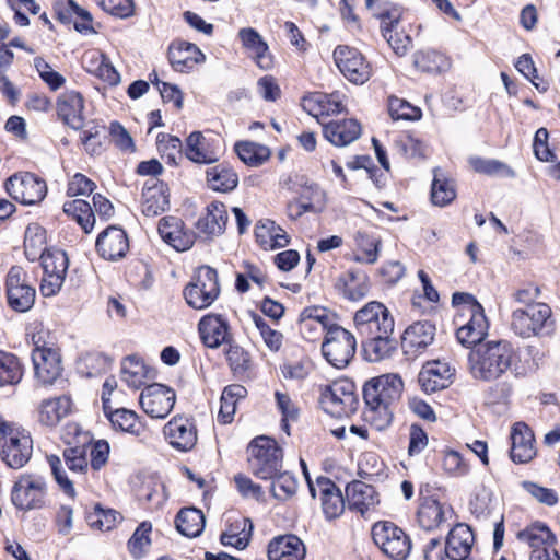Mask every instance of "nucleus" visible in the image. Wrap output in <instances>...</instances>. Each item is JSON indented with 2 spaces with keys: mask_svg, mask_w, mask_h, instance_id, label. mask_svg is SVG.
<instances>
[{
  "mask_svg": "<svg viewBox=\"0 0 560 560\" xmlns=\"http://www.w3.org/2000/svg\"><path fill=\"white\" fill-rule=\"evenodd\" d=\"M467 361L470 376L478 382L493 383L508 374L518 375V352L505 339L487 340L472 347Z\"/></svg>",
  "mask_w": 560,
  "mask_h": 560,
  "instance_id": "nucleus-1",
  "label": "nucleus"
},
{
  "mask_svg": "<svg viewBox=\"0 0 560 560\" xmlns=\"http://www.w3.org/2000/svg\"><path fill=\"white\" fill-rule=\"evenodd\" d=\"M511 327L522 338L549 336L555 330L551 307L546 303L518 307L512 312Z\"/></svg>",
  "mask_w": 560,
  "mask_h": 560,
  "instance_id": "nucleus-2",
  "label": "nucleus"
},
{
  "mask_svg": "<svg viewBox=\"0 0 560 560\" xmlns=\"http://www.w3.org/2000/svg\"><path fill=\"white\" fill-rule=\"evenodd\" d=\"M247 453L252 472L260 479L269 480L282 469V450L271 438H255L249 443Z\"/></svg>",
  "mask_w": 560,
  "mask_h": 560,
  "instance_id": "nucleus-3",
  "label": "nucleus"
},
{
  "mask_svg": "<svg viewBox=\"0 0 560 560\" xmlns=\"http://www.w3.org/2000/svg\"><path fill=\"white\" fill-rule=\"evenodd\" d=\"M375 546L390 560H406L411 551V539L406 532L389 521H378L371 529Z\"/></svg>",
  "mask_w": 560,
  "mask_h": 560,
  "instance_id": "nucleus-4",
  "label": "nucleus"
},
{
  "mask_svg": "<svg viewBox=\"0 0 560 560\" xmlns=\"http://www.w3.org/2000/svg\"><path fill=\"white\" fill-rule=\"evenodd\" d=\"M183 294L190 307L195 310L209 307L220 294L217 270L207 265L198 267Z\"/></svg>",
  "mask_w": 560,
  "mask_h": 560,
  "instance_id": "nucleus-5",
  "label": "nucleus"
},
{
  "mask_svg": "<svg viewBox=\"0 0 560 560\" xmlns=\"http://www.w3.org/2000/svg\"><path fill=\"white\" fill-rule=\"evenodd\" d=\"M319 402L323 409L332 417H349L357 411L359 405L354 383L342 378L325 386Z\"/></svg>",
  "mask_w": 560,
  "mask_h": 560,
  "instance_id": "nucleus-6",
  "label": "nucleus"
},
{
  "mask_svg": "<svg viewBox=\"0 0 560 560\" xmlns=\"http://www.w3.org/2000/svg\"><path fill=\"white\" fill-rule=\"evenodd\" d=\"M357 350V339L352 332L332 324L325 334L322 345L324 358L332 366L343 369L349 365Z\"/></svg>",
  "mask_w": 560,
  "mask_h": 560,
  "instance_id": "nucleus-7",
  "label": "nucleus"
},
{
  "mask_svg": "<svg viewBox=\"0 0 560 560\" xmlns=\"http://www.w3.org/2000/svg\"><path fill=\"white\" fill-rule=\"evenodd\" d=\"M354 325L361 338L394 332V318L381 302L372 301L355 312Z\"/></svg>",
  "mask_w": 560,
  "mask_h": 560,
  "instance_id": "nucleus-8",
  "label": "nucleus"
},
{
  "mask_svg": "<svg viewBox=\"0 0 560 560\" xmlns=\"http://www.w3.org/2000/svg\"><path fill=\"white\" fill-rule=\"evenodd\" d=\"M33 453L31 435L18 428L0 438V457L12 469L24 467Z\"/></svg>",
  "mask_w": 560,
  "mask_h": 560,
  "instance_id": "nucleus-9",
  "label": "nucleus"
},
{
  "mask_svg": "<svg viewBox=\"0 0 560 560\" xmlns=\"http://www.w3.org/2000/svg\"><path fill=\"white\" fill-rule=\"evenodd\" d=\"M45 478L38 475L24 474L14 483L11 500L19 510L42 508L46 495Z\"/></svg>",
  "mask_w": 560,
  "mask_h": 560,
  "instance_id": "nucleus-10",
  "label": "nucleus"
},
{
  "mask_svg": "<svg viewBox=\"0 0 560 560\" xmlns=\"http://www.w3.org/2000/svg\"><path fill=\"white\" fill-rule=\"evenodd\" d=\"M8 194L23 205H35L47 194L44 179L32 173L14 174L5 182Z\"/></svg>",
  "mask_w": 560,
  "mask_h": 560,
  "instance_id": "nucleus-11",
  "label": "nucleus"
},
{
  "mask_svg": "<svg viewBox=\"0 0 560 560\" xmlns=\"http://www.w3.org/2000/svg\"><path fill=\"white\" fill-rule=\"evenodd\" d=\"M375 18L381 21V33L389 47L397 56H405L412 45L411 37L405 32H399L398 26L401 20V11L397 7L378 10Z\"/></svg>",
  "mask_w": 560,
  "mask_h": 560,
  "instance_id": "nucleus-12",
  "label": "nucleus"
},
{
  "mask_svg": "<svg viewBox=\"0 0 560 560\" xmlns=\"http://www.w3.org/2000/svg\"><path fill=\"white\" fill-rule=\"evenodd\" d=\"M334 59L340 72L350 82L363 84L370 79V63L357 48L339 45L334 50Z\"/></svg>",
  "mask_w": 560,
  "mask_h": 560,
  "instance_id": "nucleus-13",
  "label": "nucleus"
},
{
  "mask_svg": "<svg viewBox=\"0 0 560 560\" xmlns=\"http://www.w3.org/2000/svg\"><path fill=\"white\" fill-rule=\"evenodd\" d=\"M5 289L9 305L16 312L28 311L35 302L36 291L26 280V273L20 266L10 268Z\"/></svg>",
  "mask_w": 560,
  "mask_h": 560,
  "instance_id": "nucleus-14",
  "label": "nucleus"
},
{
  "mask_svg": "<svg viewBox=\"0 0 560 560\" xmlns=\"http://www.w3.org/2000/svg\"><path fill=\"white\" fill-rule=\"evenodd\" d=\"M304 474L308 483L310 493L313 498L319 494L323 512L327 520L339 517L345 511V499L340 489L327 477H318L316 485H313L307 476L306 467L302 460Z\"/></svg>",
  "mask_w": 560,
  "mask_h": 560,
  "instance_id": "nucleus-15",
  "label": "nucleus"
},
{
  "mask_svg": "<svg viewBox=\"0 0 560 560\" xmlns=\"http://www.w3.org/2000/svg\"><path fill=\"white\" fill-rule=\"evenodd\" d=\"M404 383L397 374H383L370 380L363 387L365 404L392 405L402 394Z\"/></svg>",
  "mask_w": 560,
  "mask_h": 560,
  "instance_id": "nucleus-16",
  "label": "nucleus"
},
{
  "mask_svg": "<svg viewBox=\"0 0 560 560\" xmlns=\"http://www.w3.org/2000/svg\"><path fill=\"white\" fill-rule=\"evenodd\" d=\"M142 410L151 418L163 419L172 411L176 394L163 384L153 383L145 386L140 394Z\"/></svg>",
  "mask_w": 560,
  "mask_h": 560,
  "instance_id": "nucleus-17",
  "label": "nucleus"
},
{
  "mask_svg": "<svg viewBox=\"0 0 560 560\" xmlns=\"http://www.w3.org/2000/svg\"><path fill=\"white\" fill-rule=\"evenodd\" d=\"M435 326L429 320L416 322L410 325L401 337V348L411 359L420 355L433 342Z\"/></svg>",
  "mask_w": 560,
  "mask_h": 560,
  "instance_id": "nucleus-18",
  "label": "nucleus"
},
{
  "mask_svg": "<svg viewBox=\"0 0 560 560\" xmlns=\"http://www.w3.org/2000/svg\"><path fill=\"white\" fill-rule=\"evenodd\" d=\"M58 117L74 130H80L84 126V98L82 94L74 90L62 92L56 102Z\"/></svg>",
  "mask_w": 560,
  "mask_h": 560,
  "instance_id": "nucleus-19",
  "label": "nucleus"
},
{
  "mask_svg": "<svg viewBox=\"0 0 560 560\" xmlns=\"http://www.w3.org/2000/svg\"><path fill=\"white\" fill-rule=\"evenodd\" d=\"M168 443L182 452L190 451L197 442V430L194 422L185 417L172 418L163 428Z\"/></svg>",
  "mask_w": 560,
  "mask_h": 560,
  "instance_id": "nucleus-20",
  "label": "nucleus"
},
{
  "mask_svg": "<svg viewBox=\"0 0 560 560\" xmlns=\"http://www.w3.org/2000/svg\"><path fill=\"white\" fill-rule=\"evenodd\" d=\"M455 375V369L442 361L428 362L418 375V382L425 393L447 388Z\"/></svg>",
  "mask_w": 560,
  "mask_h": 560,
  "instance_id": "nucleus-21",
  "label": "nucleus"
},
{
  "mask_svg": "<svg viewBox=\"0 0 560 560\" xmlns=\"http://www.w3.org/2000/svg\"><path fill=\"white\" fill-rule=\"evenodd\" d=\"M97 253L107 260H118L126 256L129 241L126 232L118 226H108L96 240Z\"/></svg>",
  "mask_w": 560,
  "mask_h": 560,
  "instance_id": "nucleus-22",
  "label": "nucleus"
},
{
  "mask_svg": "<svg viewBox=\"0 0 560 560\" xmlns=\"http://www.w3.org/2000/svg\"><path fill=\"white\" fill-rule=\"evenodd\" d=\"M167 186L158 178H149L142 189V213L154 218L168 209Z\"/></svg>",
  "mask_w": 560,
  "mask_h": 560,
  "instance_id": "nucleus-23",
  "label": "nucleus"
},
{
  "mask_svg": "<svg viewBox=\"0 0 560 560\" xmlns=\"http://www.w3.org/2000/svg\"><path fill=\"white\" fill-rule=\"evenodd\" d=\"M302 107L322 122L320 117L339 114L343 110L342 95L339 92L330 94L315 92L302 98Z\"/></svg>",
  "mask_w": 560,
  "mask_h": 560,
  "instance_id": "nucleus-24",
  "label": "nucleus"
},
{
  "mask_svg": "<svg viewBox=\"0 0 560 560\" xmlns=\"http://www.w3.org/2000/svg\"><path fill=\"white\" fill-rule=\"evenodd\" d=\"M474 312L469 313V320L462 325L456 331L457 340L466 347H476L483 343L488 335L489 324L482 306H474Z\"/></svg>",
  "mask_w": 560,
  "mask_h": 560,
  "instance_id": "nucleus-25",
  "label": "nucleus"
},
{
  "mask_svg": "<svg viewBox=\"0 0 560 560\" xmlns=\"http://www.w3.org/2000/svg\"><path fill=\"white\" fill-rule=\"evenodd\" d=\"M346 495L349 509L364 517L380 502L375 488L360 480L352 481L346 487Z\"/></svg>",
  "mask_w": 560,
  "mask_h": 560,
  "instance_id": "nucleus-26",
  "label": "nucleus"
},
{
  "mask_svg": "<svg viewBox=\"0 0 560 560\" xmlns=\"http://www.w3.org/2000/svg\"><path fill=\"white\" fill-rule=\"evenodd\" d=\"M35 376L44 385H51L61 375L62 366L59 353L55 349L32 352Z\"/></svg>",
  "mask_w": 560,
  "mask_h": 560,
  "instance_id": "nucleus-27",
  "label": "nucleus"
},
{
  "mask_svg": "<svg viewBox=\"0 0 560 560\" xmlns=\"http://www.w3.org/2000/svg\"><path fill=\"white\" fill-rule=\"evenodd\" d=\"M203 60L205 55L195 44L175 40L168 47V61L175 71L189 72Z\"/></svg>",
  "mask_w": 560,
  "mask_h": 560,
  "instance_id": "nucleus-28",
  "label": "nucleus"
},
{
  "mask_svg": "<svg viewBox=\"0 0 560 560\" xmlns=\"http://www.w3.org/2000/svg\"><path fill=\"white\" fill-rule=\"evenodd\" d=\"M534 441V434L527 424L524 422L515 423L511 432V459L517 464L530 462L536 455Z\"/></svg>",
  "mask_w": 560,
  "mask_h": 560,
  "instance_id": "nucleus-29",
  "label": "nucleus"
},
{
  "mask_svg": "<svg viewBox=\"0 0 560 560\" xmlns=\"http://www.w3.org/2000/svg\"><path fill=\"white\" fill-rule=\"evenodd\" d=\"M320 124L325 139L336 147H346L355 141L361 135V125L355 119L331 120Z\"/></svg>",
  "mask_w": 560,
  "mask_h": 560,
  "instance_id": "nucleus-30",
  "label": "nucleus"
},
{
  "mask_svg": "<svg viewBox=\"0 0 560 560\" xmlns=\"http://www.w3.org/2000/svg\"><path fill=\"white\" fill-rule=\"evenodd\" d=\"M201 339L208 348H219L223 343H230L229 323L222 315H207L199 322Z\"/></svg>",
  "mask_w": 560,
  "mask_h": 560,
  "instance_id": "nucleus-31",
  "label": "nucleus"
},
{
  "mask_svg": "<svg viewBox=\"0 0 560 560\" xmlns=\"http://www.w3.org/2000/svg\"><path fill=\"white\" fill-rule=\"evenodd\" d=\"M305 546L295 535H284L273 538L268 545L269 560H303Z\"/></svg>",
  "mask_w": 560,
  "mask_h": 560,
  "instance_id": "nucleus-32",
  "label": "nucleus"
},
{
  "mask_svg": "<svg viewBox=\"0 0 560 560\" xmlns=\"http://www.w3.org/2000/svg\"><path fill=\"white\" fill-rule=\"evenodd\" d=\"M72 401L68 396L44 399L37 407V419L42 425L56 427L71 412Z\"/></svg>",
  "mask_w": 560,
  "mask_h": 560,
  "instance_id": "nucleus-33",
  "label": "nucleus"
},
{
  "mask_svg": "<svg viewBox=\"0 0 560 560\" xmlns=\"http://www.w3.org/2000/svg\"><path fill=\"white\" fill-rule=\"evenodd\" d=\"M472 542L474 535L470 528L463 524L456 525L445 540L448 559L465 560L471 551Z\"/></svg>",
  "mask_w": 560,
  "mask_h": 560,
  "instance_id": "nucleus-34",
  "label": "nucleus"
},
{
  "mask_svg": "<svg viewBox=\"0 0 560 560\" xmlns=\"http://www.w3.org/2000/svg\"><path fill=\"white\" fill-rule=\"evenodd\" d=\"M393 334H378L361 338L363 357L369 362H380L387 359L397 348Z\"/></svg>",
  "mask_w": 560,
  "mask_h": 560,
  "instance_id": "nucleus-35",
  "label": "nucleus"
},
{
  "mask_svg": "<svg viewBox=\"0 0 560 560\" xmlns=\"http://www.w3.org/2000/svg\"><path fill=\"white\" fill-rule=\"evenodd\" d=\"M228 218L225 205L212 201L207 207V213L197 221V229L207 236H219L225 230Z\"/></svg>",
  "mask_w": 560,
  "mask_h": 560,
  "instance_id": "nucleus-36",
  "label": "nucleus"
},
{
  "mask_svg": "<svg viewBox=\"0 0 560 560\" xmlns=\"http://www.w3.org/2000/svg\"><path fill=\"white\" fill-rule=\"evenodd\" d=\"M238 37L243 46L250 50L259 68L269 69L271 67L272 58L268 45L256 30L252 27L241 28Z\"/></svg>",
  "mask_w": 560,
  "mask_h": 560,
  "instance_id": "nucleus-37",
  "label": "nucleus"
},
{
  "mask_svg": "<svg viewBox=\"0 0 560 560\" xmlns=\"http://www.w3.org/2000/svg\"><path fill=\"white\" fill-rule=\"evenodd\" d=\"M456 195L455 180L441 167H435L431 185L432 203L438 207H446L455 200Z\"/></svg>",
  "mask_w": 560,
  "mask_h": 560,
  "instance_id": "nucleus-38",
  "label": "nucleus"
},
{
  "mask_svg": "<svg viewBox=\"0 0 560 560\" xmlns=\"http://www.w3.org/2000/svg\"><path fill=\"white\" fill-rule=\"evenodd\" d=\"M451 514L448 506L435 499L427 498L418 510V522L423 529L432 530L445 522Z\"/></svg>",
  "mask_w": 560,
  "mask_h": 560,
  "instance_id": "nucleus-39",
  "label": "nucleus"
},
{
  "mask_svg": "<svg viewBox=\"0 0 560 560\" xmlns=\"http://www.w3.org/2000/svg\"><path fill=\"white\" fill-rule=\"evenodd\" d=\"M412 58L413 66L424 73L439 74L451 68L448 57L432 48L417 50Z\"/></svg>",
  "mask_w": 560,
  "mask_h": 560,
  "instance_id": "nucleus-40",
  "label": "nucleus"
},
{
  "mask_svg": "<svg viewBox=\"0 0 560 560\" xmlns=\"http://www.w3.org/2000/svg\"><path fill=\"white\" fill-rule=\"evenodd\" d=\"M185 155L199 164H211L218 161V152L209 144L200 131L191 132L186 139Z\"/></svg>",
  "mask_w": 560,
  "mask_h": 560,
  "instance_id": "nucleus-41",
  "label": "nucleus"
},
{
  "mask_svg": "<svg viewBox=\"0 0 560 560\" xmlns=\"http://www.w3.org/2000/svg\"><path fill=\"white\" fill-rule=\"evenodd\" d=\"M253 530L249 518H241L232 523L220 536L223 546L234 547L243 550L248 546Z\"/></svg>",
  "mask_w": 560,
  "mask_h": 560,
  "instance_id": "nucleus-42",
  "label": "nucleus"
},
{
  "mask_svg": "<svg viewBox=\"0 0 560 560\" xmlns=\"http://www.w3.org/2000/svg\"><path fill=\"white\" fill-rule=\"evenodd\" d=\"M176 528L186 537H197L205 528L203 513L196 508H184L176 515Z\"/></svg>",
  "mask_w": 560,
  "mask_h": 560,
  "instance_id": "nucleus-43",
  "label": "nucleus"
},
{
  "mask_svg": "<svg viewBox=\"0 0 560 560\" xmlns=\"http://www.w3.org/2000/svg\"><path fill=\"white\" fill-rule=\"evenodd\" d=\"M24 253L30 261L43 259L46 256V232L37 223L26 228L24 236Z\"/></svg>",
  "mask_w": 560,
  "mask_h": 560,
  "instance_id": "nucleus-44",
  "label": "nucleus"
},
{
  "mask_svg": "<svg viewBox=\"0 0 560 560\" xmlns=\"http://www.w3.org/2000/svg\"><path fill=\"white\" fill-rule=\"evenodd\" d=\"M246 394V388L240 384H232L223 389L218 413V420L221 423L226 424L233 421L236 404L240 399L245 398Z\"/></svg>",
  "mask_w": 560,
  "mask_h": 560,
  "instance_id": "nucleus-45",
  "label": "nucleus"
},
{
  "mask_svg": "<svg viewBox=\"0 0 560 560\" xmlns=\"http://www.w3.org/2000/svg\"><path fill=\"white\" fill-rule=\"evenodd\" d=\"M207 182L213 190L231 191L238 184L237 174L225 164H218L207 170Z\"/></svg>",
  "mask_w": 560,
  "mask_h": 560,
  "instance_id": "nucleus-46",
  "label": "nucleus"
},
{
  "mask_svg": "<svg viewBox=\"0 0 560 560\" xmlns=\"http://www.w3.org/2000/svg\"><path fill=\"white\" fill-rule=\"evenodd\" d=\"M517 538L524 541L534 549L544 547H553L556 544V536L544 524H533L525 529L517 533Z\"/></svg>",
  "mask_w": 560,
  "mask_h": 560,
  "instance_id": "nucleus-47",
  "label": "nucleus"
},
{
  "mask_svg": "<svg viewBox=\"0 0 560 560\" xmlns=\"http://www.w3.org/2000/svg\"><path fill=\"white\" fill-rule=\"evenodd\" d=\"M63 212L73 217L85 233H90L95 223L91 205L83 199L69 200L63 203Z\"/></svg>",
  "mask_w": 560,
  "mask_h": 560,
  "instance_id": "nucleus-48",
  "label": "nucleus"
},
{
  "mask_svg": "<svg viewBox=\"0 0 560 560\" xmlns=\"http://www.w3.org/2000/svg\"><path fill=\"white\" fill-rule=\"evenodd\" d=\"M235 152L245 164L250 166H259L270 158L268 147L250 141L237 142Z\"/></svg>",
  "mask_w": 560,
  "mask_h": 560,
  "instance_id": "nucleus-49",
  "label": "nucleus"
},
{
  "mask_svg": "<svg viewBox=\"0 0 560 560\" xmlns=\"http://www.w3.org/2000/svg\"><path fill=\"white\" fill-rule=\"evenodd\" d=\"M23 376L22 365L18 357L0 351V387L18 384Z\"/></svg>",
  "mask_w": 560,
  "mask_h": 560,
  "instance_id": "nucleus-50",
  "label": "nucleus"
},
{
  "mask_svg": "<svg viewBox=\"0 0 560 560\" xmlns=\"http://www.w3.org/2000/svg\"><path fill=\"white\" fill-rule=\"evenodd\" d=\"M147 377V369L135 355L127 357L121 363V380L133 389L140 388Z\"/></svg>",
  "mask_w": 560,
  "mask_h": 560,
  "instance_id": "nucleus-51",
  "label": "nucleus"
},
{
  "mask_svg": "<svg viewBox=\"0 0 560 560\" xmlns=\"http://www.w3.org/2000/svg\"><path fill=\"white\" fill-rule=\"evenodd\" d=\"M271 480V494L279 501H287L295 495L298 490L296 478L288 471H279Z\"/></svg>",
  "mask_w": 560,
  "mask_h": 560,
  "instance_id": "nucleus-52",
  "label": "nucleus"
},
{
  "mask_svg": "<svg viewBox=\"0 0 560 560\" xmlns=\"http://www.w3.org/2000/svg\"><path fill=\"white\" fill-rule=\"evenodd\" d=\"M468 162L476 173L488 176L502 175L506 177H514L513 170L499 160L470 156Z\"/></svg>",
  "mask_w": 560,
  "mask_h": 560,
  "instance_id": "nucleus-53",
  "label": "nucleus"
},
{
  "mask_svg": "<svg viewBox=\"0 0 560 560\" xmlns=\"http://www.w3.org/2000/svg\"><path fill=\"white\" fill-rule=\"evenodd\" d=\"M151 532L152 524L150 522H142L128 540V550L135 559H140L148 552L151 545Z\"/></svg>",
  "mask_w": 560,
  "mask_h": 560,
  "instance_id": "nucleus-54",
  "label": "nucleus"
},
{
  "mask_svg": "<svg viewBox=\"0 0 560 560\" xmlns=\"http://www.w3.org/2000/svg\"><path fill=\"white\" fill-rule=\"evenodd\" d=\"M120 520V514L115 510H104L98 504L86 514L88 524L102 532L110 530Z\"/></svg>",
  "mask_w": 560,
  "mask_h": 560,
  "instance_id": "nucleus-55",
  "label": "nucleus"
},
{
  "mask_svg": "<svg viewBox=\"0 0 560 560\" xmlns=\"http://www.w3.org/2000/svg\"><path fill=\"white\" fill-rule=\"evenodd\" d=\"M366 410L364 412L365 419L371 422V424L376 430L386 429L393 420V412L390 410L389 405L385 404H365Z\"/></svg>",
  "mask_w": 560,
  "mask_h": 560,
  "instance_id": "nucleus-56",
  "label": "nucleus"
},
{
  "mask_svg": "<svg viewBox=\"0 0 560 560\" xmlns=\"http://www.w3.org/2000/svg\"><path fill=\"white\" fill-rule=\"evenodd\" d=\"M370 285L368 277L363 272H349V281L345 284L343 294L351 301H359L366 296L369 293Z\"/></svg>",
  "mask_w": 560,
  "mask_h": 560,
  "instance_id": "nucleus-57",
  "label": "nucleus"
},
{
  "mask_svg": "<svg viewBox=\"0 0 560 560\" xmlns=\"http://www.w3.org/2000/svg\"><path fill=\"white\" fill-rule=\"evenodd\" d=\"M388 112L394 120H418L421 117V109L419 107L395 96L388 100Z\"/></svg>",
  "mask_w": 560,
  "mask_h": 560,
  "instance_id": "nucleus-58",
  "label": "nucleus"
},
{
  "mask_svg": "<svg viewBox=\"0 0 560 560\" xmlns=\"http://www.w3.org/2000/svg\"><path fill=\"white\" fill-rule=\"evenodd\" d=\"M158 149L162 158L167 159V163L177 164V159H182L183 143L179 138L161 133L158 136Z\"/></svg>",
  "mask_w": 560,
  "mask_h": 560,
  "instance_id": "nucleus-59",
  "label": "nucleus"
},
{
  "mask_svg": "<svg viewBox=\"0 0 560 560\" xmlns=\"http://www.w3.org/2000/svg\"><path fill=\"white\" fill-rule=\"evenodd\" d=\"M40 260L44 273L66 277L69 260L63 250L47 252L46 256H43Z\"/></svg>",
  "mask_w": 560,
  "mask_h": 560,
  "instance_id": "nucleus-60",
  "label": "nucleus"
},
{
  "mask_svg": "<svg viewBox=\"0 0 560 560\" xmlns=\"http://www.w3.org/2000/svg\"><path fill=\"white\" fill-rule=\"evenodd\" d=\"M252 319L255 324V327L258 329L261 338L264 339L266 346L271 351H278L282 346V334L276 329H272L264 317L256 313H252Z\"/></svg>",
  "mask_w": 560,
  "mask_h": 560,
  "instance_id": "nucleus-61",
  "label": "nucleus"
},
{
  "mask_svg": "<svg viewBox=\"0 0 560 560\" xmlns=\"http://www.w3.org/2000/svg\"><path fill=\"white\" fill-rule=\"evenodd\" d=\"M226 360L234 374L242 375L249 369L250 358L247 351L235 343H229Z\"/></svg>",
  "mask_w": 560,
  "mask_h": 560,
  "instance_id": "nucleus-62",
  "label": "nucleus"
},
{
  "mask_svg": "<svg viewBox=\"0 0 560 560\" xmlns=\"http://www.w3.org/2000/svg\"><path fill=\"white\" fill-rule=\"evenodd\" d=\"M34 67L40 79L50 88V90L57 91L65 84L66 79L59 72L52 70L50 65L46 62L44 58L36 57L34 59Z\"/></svg>",
  "mask_w": 560,
  "mask_h": 560,
  "instance_id": "nucleus-63",
  "label": "nucleus"
},
{
  "mask_svg": "<svg viewBox=\"0 0 560 560\" xmlns=\"http://www.w3.org/2000/svg\"><path fill=\"white\" fill-rule=\"evenodd\" d=\"M442 466L447 474L456 477L465 476L469 471L468 464L465 463L458 452L453 450L444 452Z\"/></svg>",
  "mask_w": 560,
  "mask_h": 560,
  "instance_id": "nucleus-64",
  "label": "nucleus"
}]
</instances>
